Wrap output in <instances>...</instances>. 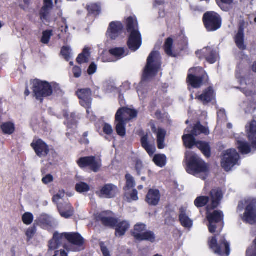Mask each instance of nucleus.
Returning a JSON list of instances; mask_svg holds the SVG:
<instances>
[{"label": "nucleus", "mask_w": 256, "mask_h": 256, "mask_svg": "<svg viewBox=\"0 0 256 256\" xmlns=\"http://www.w3.org/2000/svg\"><path fill=\"white\" fill-rule=\"evenodd\" d=\"M160 66L161 57L160 53L158 52H152L148 58L142 80L137 88L140 97L142 98L145 97V88L147 86V83L156 74Z\"/></svg>", "instance_id": "f257e3e1"}, {"label": "nucleus", "mask_w": 256, "mask_h": 256, "mask_svg": "<svg viewBox=\"0 0 256 256\" xmlns=\"http://www.w3.org/2000/svg\"><path fill=\"white\" fill-rule=\"evenodd\" d=\"M186 171L191 174L204 180L208 174V166L197 154L190 151L185 154Z\"/></svg>", "instance_id": "f03ea898"}, {"label": "nucleus", "mask_w": 256, "mask_h": 256, "mask_svg": "<svg viewBox=\"0 0 256 256\" xmlns=\"http://www.w3.org/2000/svg\"><path fill=\"white\" fill-rule=\"evenodd\" d=\"M66 240H67L72 244L78 246L82 245L84 242V238L78 233L72 232L59 234L56 232L54 234L53 238L49 242V248L51 250L58 248Z\"/></svg>", "instance_id": "7ed1b4c3"}, {"label": "nucleus", "mask_w": 256, "mask_h": 256, "mask_svg": "<svg viewBox=\"0 0 256 256\" xmlns=\"http://www.w3.org/2000/svg\"><path fill=\"white\" fill-rule=\"evenodd\" d=\"M126 23L128 31L130 32L128 44L129 48L134 52L142 44L141 35L138 31V22L136 19L129 17L126 20Z\"/></svg>", "instance_id": "20e7f679"}, {"label": "nucleus", "mask_w": 256, "mask_h": 256, "mask_svg": "<svg viewBox=\"0 0 256 256\" xmlns=\"http://www.w3.org/2000/svg\"><path fill=\"white\" fill-rule=\"evenodd\" d=\"M32 88L38 100L42 102L43 98L50 96L52 90L49 83L46 81L34 80L31 82Z\"/></svg>", "instance_id": "39448f33"}, {"label": "nucleus", "mask_w": 256, "mask_h": 256, "mask_svg": "<svg viewBox=\"0 0 256 256\" xmlns=\"http://www.w3.org/2000/svg\"><path fill=\"white\" fill-rule=\"evenodd\" d=\"M256 200H250L248 199V200L240 201L238 206V210L242 211L244 209L245 204H248L246 208L243 220L244 221L250 224H254L256 222Z\"/></svg>", "instance_id": "423d86ee"}, {"label": "nucleus", "mask_w": 256, "mask_h": 256, "mask_svg": "<svg viewBox=\"0 0 256 256\" xmlns=\"http://www.w3.org/2000/svg\"><path fill=\"white\" fill-rule=\"evenodd\" d=\"M182 140L186 148H191L196 145L206 156L209 157L210 156V147L208 144L203 142H196L194 136L192 134L184 135Z\"/></svg>", "instance_id": "0eeeda50"}, {"label": "nucleus", "mask_w": 256, "mask_h": 256, "mask_svg": "<svg viewBox=\"0 0 256 256\" xmlns=\"http://www.w3.org/2000/svg\"><path fill=\"white\" fill-rule=\"evenodd\" d=\"M203 19L204 26L208 31L216 30L221 26V18L214 12H209L204 14Z\"/></svg>", "instance_id": "6e6552de"}, {"label": "nucleus", "mask_w": 256, "mask_h": 256, "mask_svg": "<svg viewBox=\"0 0 256 256\" xmlns=\"http://www.w3.org/2000/svg\"><path fill=\"white\" fill-rule=\"evenodd\" d=\"M240 158L239 154L234 149H230L225 152L222 160V166L228 172L236 165Z\"/></svg>", "instance_id": "1a4fd4ad"}, {"label": "nucleus", "mask_w": 256, "mask_h": 256, "mask_svg": "<svg viewBox=\"0 0 256 256\" xmlns=\"http://www.w3.org/2000/svg\"><path fill=\"white\" fill-rule=\"evenodd\" d=\"M240 158L239 154L234 149H230L225 152L222 160V166L228 172L236 165Z\"/></svg>", "instance_id": "9d476101"}, {"label": "nucleus", "mask_w": 256, "mask_h": 256, "mask_svg": "<svg viewBox=\"0 0 256 256\" xmlns=\"http://www.w3.org/2000/svg\"><path fill=\"white\" fill-rule=\"evenodd\" d=\"M209 245L215 254L222 255L225 253L227 256L230 254V244L224 236L221 238L219 244L218 243L216 238L212 237L209 241Z\"/></svg>", "instance_id": "9b49d317"}, {"label": "nucleus", "mask_w": 256, "mask_h": 256, "mask_svg": "<svg viewBox=\"0 0 256 256\" xmlns=\"http://www.w3.org/2000/svg\"><path fill=\"white\" fill-rule=\"evenodd\" d=\"M206 218L209 222L208 230L210 232L214 233L218 226L220 228L222 226L224 215L222 211L214 210L212 212H208Z\"/></svg>", "instance_id": "f8f14e48"}, {"label": "nucleus", "mask_w": 256, "mask_h": 256, "mask_svg": "<svg viewBox=\"0 0 256 256\" xmlns=\"http://www.w3.org/2000/svg\"><path fill=\"white\" fill-rule=\"evenodd\" d=\"M138 112L134 109L126 107L120 108L116 114V120L125 122L137 116Z\"/></svg>", "instance_id": "ddd939ff"}, {"label": "nucleus", "mask_w": 256, "mask_h": 256, "mask_svg": "<svg viewBox=\"0 0 256 256\" xmlns=\"http://www.w3.org/2000/svg\"><path fill=\"white\" fill-rule=\"evenodd\" d=\"M52 6V0H44V5L40 11V19L43 23H49L53 20L50 16V12Z\"/></svg>", "instance_id": "4468645a"}, {"label": "nucleus", "mask_w": 256, "mask_h": 256, "mask_svg": "<svg viewBox=\"0 0 256 256\" xmlns=\"http://www.w3.org/2000/svg\"><path fill=\"white\" fill-rule=\"evenodd\" d=\"M76 94L80 100V104L88 108L92 102V92L90 88L80 89L76 92Z\"/></svg>", "instance_id": "2eb2a0df"}, {"label": "nucleus", "mask_w": 256, "mask_h": 256, "mask_svg": "<svg viewBox=\"0 0 256 256\" xmlns=\"http://www.w3.org/2000/svg\"><path fill=\"white\" fill-rule=\"evenodd\" d=\"M97 220L106 226H114L118 223V220L112 216L111 212H104L97 216Z\"/></svg>", "instance_id": "dca6fc26"}, {"label": "nucleus", "mask_w": 256, "mask_h": 256, "mask_svg": "<svg viewBox=\"0 0 256 256\" xmlns=\"http://www.w3.org/2000/svg\"><path fill=\"white\" fill-rule=\"evenodd\" d=\"M31 146L39 157H45L49 153L48 146L40 139L32 142Z\"/></svg>", "instance_id": "f3484780"}, {"label": "nucleus", "mask_w": 256, "mask_h": 256, "mask_svg": "<svg viewBox=\"0 0 256 256\" xmlns=\"http://www.w3.org/2000/svg\"><path fill=\"white\" fill-rule=\"evenodd\" d=\"M246 128L252 148L256 150V120H254L248 123L246 126Z\"/></svg>", "instance_id": "a211bd4d"}, {"label": "nucleus", "mask_w": 256, "mask_h": 256, "mask_svg": "<svg viewBox=\"0 0 256 256\" xmlns=\"http://www.w3.org/2000/svg\"><path fill=\"white\" fill-rule=\"evenodd\" d=\"M118 192V187L113 184H106L100 190V196L106 198H111L116 196Z\"/></svg>", "instance_id": "6ab92c4d"}, {"label": "nucleus", "mask_w": 256, "mask_h": 256, "mask_svg": "<svg viewBox=\"0 0 256 256\" xmlns=\"http://www.w3.org/2000/svg\"><path fill=\"white\" fill-rule=\"evenodd\" d=\"M223 198L222 191L220 188H214L210 192L211 204L208 206V209H214L220 204Z\"/></svg>", "instance_id": "aec40b11"}, {"label": "nucleus", "mask_w": 256, "mask_h": 256, "mask_svg": "<svg viewBox=\"0 0 256 256\" xmlns=\"http://www.w3.org/2000/svg\"><path fill=\"white\" fill-rule=\"evenodd\" d=\"M122 28V24L118 22H112L107 32V36L112 40H115L120 34Z\"/></svg>", "instance_id": "412c9836"}, {"label": "nucleus", "mask_w": 256, "mask_h": 256, "mask_svg": "<svg viewBox=\"0 0 256 256\" xmlns=\"http://www.w3.org/2000/svg\"><path fill=\"white\" fill-rule=\"evenodd\" d=\"M38 224L42 228L50 230L55 225V222L53 218L50 216L46 214L40 215L38 219Z\"/></svg>", "instance_id": "4be33fe9"}, {"label": "nucleus", "mask_w": 256, "mask_h": 256, "mask_svg": "<svg viewBox=\"0 0 256 256\" xmlns=\"http://www.w3.org/2000/svg\"><path fill=\"white\" fill-rule=\"evenodd\" d=\"M160 198L159 190L150 189L148 192L146 197V202L151 206H156Z\"/></svg>", "instance_id": "5701e85b"}, {"label": "nucleus", "mask_w": 256, "mask_h": 256, "mask_svg": "<svg viewBox=\"0 0 256 256\" xmlns=\"http://www.w3.org/2000/svg\"><path fill=\"white\" fill-rule=\"evenodd\" d=\"M202 54L210 64H214L216 61V54L211 48H205L200 51L196 52V54L198 56Z\"/></svg>", "instance_id": "b1692460"}, {"label": "nucleus", "mask_w": 256, "mask_h": 256, "mask_svg": "<svg viewBox=\"0 0 256 256\" xmlns=\"http://www.w3.org/2000/svg\"><path fill=\"white\" fill-rule=\"evenodd\" d=\"M58 208L60 216L64 218H68L72 216L74 214V210L70 204L66 203L64 204H58Z\"/></svg>", "instance_id": "393cba45"}, {"label": "nucleus", "mask_w": 256, "mask_h": 256, "mask_svg": "<svg viewBox=\"0 0 256 256\" xmlns=\"http://www.w3.org/2000/svg\"><path fill=\"white\" fill-rule=\"evenodd\" d=\"M153 132L156 134L158 147L159 149H162L165 147L164 140L166 135V131L162 128L156 130L152 128Z\"/></svg>", "instance_id": "a878e982"}, {"label": "nucleus", "mask_w": 256, "mask_h": 256, "mask_svg": "<svg viewBox=\"0 0 256 256\" xmlns=\"http://www.w3.org/2000/svg\"><path fill=\"white\" fill-rule=\"evenodd\" d=\"M214 92L212 88L210 87L204 91L203 93L196 96L204 104L210 102L214 98Z\"/></svg>", "instance_id": "bb28decb"}, {"label": "nucleus", "mask_w": 256, "mask_h": 256, "mask_svg": "<svg viewBox=\"0 0 256 256\" xmlns=\"http://www.w3.org/2000/svg\"><path fill=\"white\" fill-rule=\"evenodd\" d=\"M204 78V75L198 76L192 74H189L188 76L187 80L193 88H198L202 85V82Z\"/></svg>", "instance_id": "cd10ccee"}, {"label": "nucleus", "mask_w": 256, "mask_h": 256, "mask_svg": "<svg viewBox=\"0 0 256 256\" xmlns=\"http://www.w3.org/2000/svg\"><path fill=\"white\" fill-rule=\"evenodd\" d=\"M148 138V135L147 134L142 137V146L150 155H152L156 151V147L154 144H150L149 142Z\"/></svg>", "instance_id": "c85d7f7f"}, {"label": "nucleus", "mask_w": 256, "mask_h": 256, "mask_svg": "<svg viewBox=\"0 0 256 256\" xmlns=\"http://www.w3.org/2000/svg\"><path fill=\"white\" fill-rule=\"evenodd\" d=\"M235 42L237 46L240 50L246 48V46L244 44V28L240 26L238 32L235 36Z\"/></svg>", "instance_id": "c756f323"}, {"label": "nucleus", "mask_w": 256, "mask_h": 256, "mask_svg": "<svg viewBox=\"0 0 256 256\" xmlns=\"http://www.w3.org/2000/svg\"><path fill=\"white\" fill-rule=\"evenodd\" d=\"M236 146L242 154H248L251 152V148L249 144L243 139L237 138Z\"/></svg>", "instance_id": "7c9ffc66"}, {"label": "nucleus", "mask_w": 256, "mask_h": 256, "mask_svg": "<svg viewBox=\"0 0 256 256\" xmlns=\"http://www.w3.org/2000/svg\"><path fill=\"white\" fill-rule=\"evenodd\" d=\"M180 221L182 225L186 228H190L192 226V220L186 215V212L181 209L179 216Z\"/></svg>", "instance_id": "2f4dec72"}, {"label": "nucleus", "mask_w": 256, "mask_h": 256, "mask_svg": "<svg viewBox=\"0 0 256 256\" xmlns=\"http://www.w3.org/2000/svg\"><path fill=\"white\" fill-rule=\"evenodd\" d=\"M137 240L142 241V240H146L152 243H153L155 242L156 240V235L152 231H146L142 232L141 235H136Z\"/></svg>", "instance_id": "473e14b6"}, {"label": "nucleus", "mask_w": 256, "mask_h": 256, "mask_svg": "<svg viewBox=\"0 0 256 256\" xmlns=\"http://www.w3.org/2000/svg\"><path fill=\"white\" fill-rule=\"evenodd\" d=\"M116 224V234L119 236L124 234L130 226L129 224L126 221H122L120 222H118Z\"/></svg>", "instance_id": "72a5a7b5"}, {"label": "nucleus", "mask_w": 256, "mask_h": 256, "mask_svg": "<svg viewBox=\"0 0 256 256\" xmlns=\"http://www.w3.org/2000/svg\"><path fill=\"white\" fill-rule=\"evenodd\" d=\"M153 161L157 166L162 168L166 164V158L164 154H157L154 156Z\"/></svg>", "instance_id": "f704fd0d"}, {"label": "nucleus", "mask_w": 256, "mask_h": 256, "mask_svg": "<svg viewBox=\"0 0 256 256\" xmlns=\"http://www.w3.org/2000/svg\"><path fill=\"white\" fill-rule=\"evenodd\" d=\"M192 134L194 136H197L200 134H208L209 131L208 128L203 126L200 123H198L195 125L193 130H192Z\"/></svg>", "instance_id": "c9c22d12"}, {"label": "nucleus", "mask_w": 256, "mask_h": 256, "mask_svg": "<svg viewBox=\"0 0 256 256\" xmlns=\"http://www.w3.org/2000/svg\"><path fill=\"white\" fill-rule=\"evenodd\" d=\"M110 54L118 59H120L127 54L125 50L122 48H115L109 50Z\"/></svg>", "instance_id": "e433bc0d"}, {"label": "nucleus", "mask_w": 256, "mask_h": 256, "mask_svg": "<svg viewBox=\"0 0 256 256\" xmlns=\"http://www.w3.org/2000/svg\"><path fill=\"white\" fill-rule=\"evenodd\" d=\"M90 54L88 48H84L82 54H80L76 58L77 62L81 64L82 63L88 62L89 60Z\"/></svg>", "instance_id": "4c0bfd02"}, {"label": "nucleus", "mask_w": 256, "mask_h": 256, "mask_svg": "<svg viewBox=\"0 0 256 256\" xmlns=\"http://www.w3.org/2000/svg\"><path fill=\"white\" fill-rule=\"evenodd\" d=\"M94 156H86L80 158L77 162L78 166L81 168L89 167L93 160Z\"/></svg>", "instance_id": "58836bf2"}, {"label": "nucleus", "mask_w": 256, "mask_h": 256, "mask_svg": "<svg viewBox=\"0 0 256 256\" xmlns=\"http://www.w3.org/2000/svg\"><path fill=\"white\" fill-rule=\"evenodd\" d=\"M116 123V131L117 134L121 136H124L126 135V125L125 122L115 120Z\"/></svg>", "instance_id": "ea45409f"}, {"label": "nucleus", "mask_w": 256, "mask_h": 256, "mask_svg": "<svg viewBox=\"0 0 256 256\" xmlns=\"http://www.w3.org/2000/svg\"><path fill=\"white\" fill-rule=\"evenodd\" d=\"M92 162H91L90 168L94 172H98L102 166V160L100 158L94 156Z\"/></svg>", "instance_id": "a19ab883"}, {"label": "nucleus", "mask_w": 256, "mask_h": 256, "mask_svg": "<svg viewBox=\"0 0 256 256\" xmlns=\"http://www.w3.org/2000/svg\"><path fill=\"white\" fill-rule=\"evenodd\" d=\"M1 129L4 134H11L14 131V126L12 123L6 122L1 126Z\"/></svg>", "instance_id": "79ce46f5"}, {"label": "nucleus", "mask_w": 256, "mask_h": 256, "mask_svg": "<svg viewBox=\"0 0 256 256\" xmlns=\"http://www.w3.org/2000/svg\"><path fill=\"white\" fill-rule=\"evenodd\" d=\"M220 8L224 11H228L234 0H216Z\"/></svg>", "instance_id": "37998d69"}, {"label": "nucleus", "mask_w": 256, "mask_h": 256, "mask_svg": "<svg viewBox=\"0 0 256 256\" xmlns=\"http://www.w3.org/2000/svg\"><path fill=\"white\" fill-rule=\"evenodd\" d=\"M172 39L170 38H167L164 44V50L168 55L172 56H175V55L173 54L172 50Z\"/></svg>", "instance_id": "c03bdc74"}, {"label": "nucleus", "mask_w": 256, "mask_h": 256, "mask_svg": "<svg viewBox=\"0 0 256 256\" xmlns=\"http://www.w3.org/2000/svg\"><path fill=\"white\" fill-rule=\"evenodd\" d=\"M76 190L79 193H83L90 190V188L88 184L84 182H80L76 184Z\"/></svg>", "instance_id": "a18cd8bd"}, {"label": "nucleus", "mask_w": 256, "mask_h": 256, "mask_svg": "<svg viewBox=\"0 0 256 256\" xmlns=\"http://www.w3.org/2000/svg\"><path fill=\"white\" fill-rule=\"evenodd\" d=\"M146 229V226L144 224H137L134 226V230L132 232V235L134 238L137 240L136 235H141L144 230Z\"/></svg>", "instance_id": "49530a36"}, {"label": "nucleus", "mask_w": 256, "mask_h": 256, "mask_svg": "<svg viewBox=\"0 0 256 256\" xmlns=\"http://www.w3.org/2000/svg\"><path fill=\"white\" fill-rule=\"evenodd\" d=\"M210 198L208 196H200L198 197L194 200V204L196 207H202L208 202Z\"/></svg>", "instance_id": "de8ad7c7"}, {"label": "nucleus", "mask_w": 256, "mask_h": 256, "mask_svg": "<svg viewBox=\"0 0 256 256\" xmlns=\"http://www.w3.org/2000/svg\"><path fill=\"white\" fill-rule=\"evenodd\" d=\"M61 54L66 61L70 60L72 56V50L70 47L68 46H63L61 50Z\"/></svg>", "instance_id": "09e8293b"}, {"label": "nucleus", "mask_w": 256, "mask_h": 256, "mask_svg": "<svg viewBox=\"0 0 256 256\" xmlns=\"http://www.w3.org/2000/svg\"><path fill=\"white\" fill-rule=\"evenodd\" d=\"M126 189H130L134 187L135 182L134 178L130 174H126Z\"/></svg>", "instance_id": "8fccbe9b"}, {"label": "nucleus", "mask_w": 256, "mask_h": 256, "mask_svg": "<svg viewBox=\"0 0 256 256\" xmlns=\"http://www.w3.org/2000/svg\"><path fill=\"white\" fill-rule=\"evenodd\" d=\"M52 36V30H48L43 32L41 42L44 44H48Z\"/></svg>", "instance_id": "3c124183"}, {"label": "nucleus", "mask_w": 256, "mask_h": 256, "mask_svg": "<svg viewBox=\"0 0 256 256\" xmlns=\"http://www.w3.org/2000/svg\"><path fill=\"white\" fill-rule=\"evenodd\" d=\"M22 221L26 224L29 225L32 222L34 216L30 212H26L22 217Z\"/></svg>", "instance_id": "603ef678"}, {"label": "nucleus", "mask_w": 256, "mask_h": 256, "mask_svg": "<svg viewBox=\"0 0 256 256\" xmlns=\"http://www.w3.org/2000/svg\"><path fill=\"white\" fill-rule=\"evenodd\" d=\"M88 10L90 13L97 15L100 13V8L96 4H92L88 6Z\"/></svg>", "instance_id": "864d4df0"}, {"label": "nucleus", "mask_w": 256, "mask_h": 256, "mask_svg": "<svg viewBox=\"0 0 256 256\" xmlns=\"http://www.w3.org/2000/svg\"><path fill=\"white\" fill-rule=\"evenodd\" d=\"M36 226H34L30 227L26 230V234L29 240L32 239L34 237V235L36 232Z\"/></svg>", "instance_id": "5fc2aeb1"}, {"label": "nucleus", "mask_w": 256, "mask_h": 256, "mask_svg": "<svg viewBox=\"0 0 256 256\" xmlns=\"http://www.w3.org/2000/svg\"><path fill=\"white\" fill-rule=\"evenodd\" d=\"M65 196V192L64 190H60L58 194L54 196L52 198V201L55 203H57L58 200L62 199Z\"/></svg>", "instance_id": "6e6d98bb"}, {"label": "nucleus", "mask_w": 256, "mask_h": 256, "mask_svg": "<svg viewBox=\"0 0 256 256\" xmlns=\"http://www.w3.org/2000/svg\"><path fill=\"white\" fill-rule=\"evenodd\" d=\"M104 132L108 134H111L113 132V130L112 126L108 124H104L103 126Z\"/></svg>", "instance_id": "4d7b16f0"}, {"label": "nucleus", "mask_w": 256, "mask_h": 256, "mask_svg": "<svg viewBox=\"0 0 256 256\" xmlns=\"http://www.w3.org/2000/svg\"><path fill=\"white\" fill-rule=\"evenodd\" d=\"M53 176L51 174H47L42 179V182L44 184H48L53 181Z\"/></svg>", "instance_id": "13d9d810"}, {"label": "nucleus", "mask_w": 256, "mask_h": 256, "mask_svg": "<svg viewBox=\"0 0 256 256\" xmlns=\"http://www.w3.org/2000/svg\"><path fill=\"white\" fill-rule=\"evenodd\" d=\"M96 68H97V66L94 63V62L92 63L88 68V74L90 75H91V74H92L94 73H95V72H96Z\"/></svg>", "instance_id": "bf43d9fd"}, {"label": "nucleus", "mask_w": 256, "mask_h": 256, "mask_svg": "<svg viewBox=\"0 0 256 256\" xmlns=\"http://www.w3.org/2000/svg\"><path fill=\"white\" fill-rule=\"evenodd\" d=\"M254 252L250 248H248L246 252V256H256V238L254 240Z\"/></svg>", "instance_id": "052dcab7"}, {"label": "nucleus", "mask_w": 256, "mask_h": 256, "mask_svg": "<svg viewBox=\"0 0 256 256\" xmlns=\"http://www.w3.org/2000/svg\"><path fill=\"white\" fill-rule=\"evenodd\" d=\"M73 73L75 78H79L81 76V69L78 66H74L72 70Z\"/></svg>", "instance_id": "680f3d73"}, {"label": "nucleus", "mask_w": 256, "mask_h": 256, "mask_svg": "<svg viewBox=\"0 0 256 256\" xmlns=\"http://www.w3.org/2000/svg\"><path fill=\"white\" fill-rule=\"evenodd\" d=\"M100 248L104 256H110L109 252L104 243L100 244Z\"/></svg>", "instance_id": "e2e57ef3"}, {"label": "nucleus", "mask_w": 256, "mask_h": 256, "mask_svg": "<svg viewBox=\"0 0 256 256\" xmlns=\"http://www.w3.org/2000/svg\"><path fill=\"white\" fill-rule=\"evenodd\" d=\"M130 198L132 200H137L138 198V192L136 190H133L130 194Z\"/></svg>", "instance_id": "0e129e2a"}, {"label": "nucleus", "mask_w": 256, "mask_h": 256, "mask_svg": "<svg viewBox=\"0 0 256 256\" xmlns=\"http://www.w3.org/2000/svg\"><path fill=\"white\" fill-rule=\"evenodd\" d=\"M141 167H142V164H141V162H137L136 164V170H137L138 174V175L140 174V169Z\"/></svg>", "instance_id": "69168bd1"}, {"label": "nucleus", "mask_w": 256, "mask_h": 256, "mask_svg": "<svg viewBox=\"0 0 256 256\" xmlns=\"http://www.w3.org/2000/svg\"><path fill=\"white\" fill-rule=\"evenodd\" d=\"M242 92L246 96H250L252 94V92L251 90H248L245 88H242Z\"/></svg>", "instance_id": "338daca9"}, {"label": "nucleus", "mask_w": 256, "mask_h": 256, "mask_svg": "<svg viewBox=\"0 0 256 256\" xmlns=\"http://www.w3.org/2000/svg\"><path fill=\"white\" fill-rule=\"evenodd\" d=\"M60 256H68V254L65 250H60Z\"/></svg>", "instance_id": "774afa93"}]
</instances>
